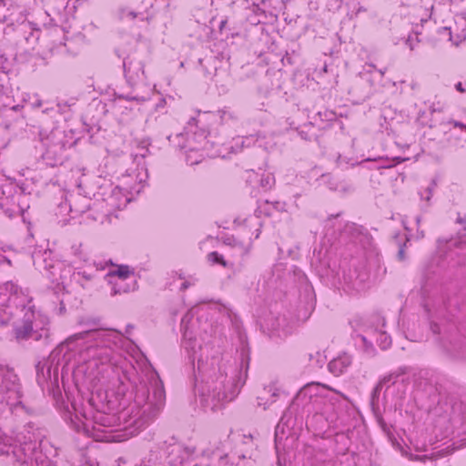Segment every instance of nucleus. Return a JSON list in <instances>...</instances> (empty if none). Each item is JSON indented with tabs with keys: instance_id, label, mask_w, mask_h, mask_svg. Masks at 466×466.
I'll list each match as a JSON object with an SVG mask.
<instances>
[{
	"instance_id": "nucleus-1",
	"label": "nucleus",
	"mask_w": 466,
	"mask_h": 466,
	"mask_svg": "<svg viewBox=\"0 0 466 466\" xmlns=\"http://www.w3.org/2000/svg\"><path fill=\"white\" fill-rule=\"evenodd\" d=\"M107 276L110 278V283L114 285V287L116 289L115 290L116 293L117 292H127L130 289H134L133 286H122L121 282L125 281L130 278H133L134 272L129 268L128 266H116L113 268L107 274Z\"/></svg>"
},
{
	"instance_id": "nucleus-2",
	"label": "nucleus",
	"mask_w": 466,
	"mask_h": 466,
	"mask_svg": "<svg viewBox=\"0 0 466 466\" xmlns=\"http://www.w3.org/2000/svg\"><path fill=\"white\" fill-rule=\"evenodd\" d=\"M219 379V381H217L216 383L208 382L207 384L208 396L205 399V401L212 410L218 408L219 403L227 398L223 390V376L221 375Z\"/></svg>"
},
{
	"instance_id": "nucleus-3",
	"label": "nucleus",
	"mask_w": 466,
	"mask_h": 466,
	"mask_svg": "<svg viewBox=\"0 0 466 466\" xmlns=\"http://www.w3.org/2000/svg\"><path fill=\"white\" fill-rule=\"evenodd\" d=\"M441 39L447 38L453 46H459L466 39L465 30L459 31L456 27H443L439 31Z\"/></svg>"
},
{
	"instance_id": "nucleus-4",
	"label": "nucleus",
	"mask_w": 466,
	"mask_h": 466,
	"mask_svg": "<svg viewBox=\"0 0 466 466\" xmlns=\"http://www.w3.org/2000/svg\"><path fill=\"white\" fill-rule=\"evenodd\" d=\"M351 359L349 355H341L329 363V370L336 376L340 375L350 365Z\"/></svg>"
},
{
	"instance_id": "nucleus-5",
	"label": "nucleus",
	"mask_w": 466,
	"mask_h": 466,
	"mask_svg": "<svg viewBox=\"0 0 466 466\" xmlns=\"http://www.w3.org/2000/svg\"><path fill=\"white\" fill-rule=\"evenodd\" d=\"M153 398L156 405H161L163 403L165 400V392L161 385H157L154 390Z\"/></svg>"
},
{
	"instance_id": "nucleus-6",
	"label": "nucleus",
	"mask_w": 466,
	"mask_h": 466,
	"mask_svg": "<svg viewBox=\"0 0 466 466\" xmlns=\"http://www.w3.org/2000/svg\"><path fill=\"white\" fill-rule=\"evenodd\" d=\"M34 327L32 323H25L23 329H18L16 334L18 338H25L30 335Z\"/></svg>"
},
{
	"instance_id": "nucleus-7",
	"label": "nucleus",
	"mask_w": 466,
	"mask_h": 466,
	"mask_svg": "<svg viewBox=\"0 0 466 466\" xmlns=\"http://www.w3.org/2000/svg\"><path fill=\"white\" fill-rule=\"evenodd\" d=\"M380 346L382 349H387L390 344V339L385 332L380 333Z\"/></svg>"
},
{
	"instance_id": "nucleus-8",
	"label": "nucleus",
	"mask_w": 466,
	"mask_h": 466,
	"mask_svg": "<svg viewBox=\"0 0 466 466\" xmlns=\"http://www.w3.org/2000/svg\"><path fill=\"white\" fill-rule=\"evenodd\" d=\"M209 259H211L214 262L221 263L223 266H226V262L224 261V259L216 252L209 254Z\"/></svg>"
},
{
	"instance_id": "nucleus-9",
	"label": "nucleus",
	"mask_w": 466,
	"mask_h": 466,
	"mask_svg": "<svg viewBox=\"0 0 466 466\" xmlns=\"http://www.w3.org/2000/svg\"><path fill=\"white\" fill-rule=\"evenodd\" d=\"M6 289H10V290L15 293L17 291V287L12 282L6 284Z\"/></svg>"
},
{
	"instance_id": "nucleus-10",
	"label": "nucleus",
	"mask_w": 466,
	"mask_h": 466,
	"mask_svg": "<svg viewBox=\"0 0 466 466\" xmlns=\"http://www.w3.org/2000/svg\"><path fill=\"white\" fill-rule=\"evenodd\" d=\"M456 89H457L459 92H461V93H463V92L465 91V90H464V88H463V87H462V86H461V83H458V84L456 85Z\"/></svg>"
},
{
	"instance_id": "nucleus-11",
	"label": "nucleus",
	"mask_w": 466,
	"mask_h": 466,
	"mask_svg": "<svg viewBox=\"0 0 466 466\" xmlns=\"http://www.w3.org/2000/svg\"><path fill=\"white\" fill-rule=\"evenodd\" d=\"M88 367L89 368L96 367V360H89L88 361Z\"/></svg>"
},
{
	"instance_id": "nucleus-12",
	"label": "nucleus",
	"mask_w": 466,
	"mask_h": 466,
	"mask_svg": "<svg viewBox=\"0 0 466 466\" xmlns=\"http://www.w3.org/2000/svg\"><path fill=\"white\" fill-rule=\"evenodd\" d=\"M458 222H459V223H461V224H462V223H465V224H466V218H465V219L459 218V219H458Z\"/></svg>"
},
{
	"instance_id": "nucleus-13",
	"label": "nucleus",
	"mask_w": 466,
	"mask_h": 466,
	"mask_svg": "<svg viewBox=\"0 0 466 466\" xmlns=\"http://www.w3.org/2000/svg\"><path fill=\"white\" fill-rule=\"evenodd\" d=\"M399 255H400V258H402L403 251H402V250H400Z\"/></svg>"
},
{
	"instance_id": "nucleus-14",
	"label": "nucleus",
	"mask_w": 466,
	"mask_h": 466,
	"mask_svg": "<svg viewBox=\"0 0 466 466\" xmlns=\"http://www.w3.org/2000/svg\"><path fill=\"white\" fill-rule=\"evenodd\" d=\"M6 390H11L12 389L8 386L5 387Z\"/></svg>"
},
{
	"instance_id": "nucleus-15",
	"label": "nucleus",
	"mask_w": 466,
	"mask_h": 466,
	"mask_svg": "<svg viewBox=\"0 0 466 466\" xmlns=\"http://www.w3.org/2000/svg\"><path fill=\"white\" fill-rule=\"evenodd\" d=\"M362 340L366 343V338L362 337Z\"/></svg>"
}]
</instances>
